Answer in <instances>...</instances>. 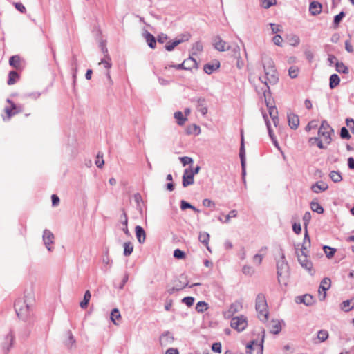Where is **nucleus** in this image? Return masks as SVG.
I'll return each instance as SVG.
<instances>
[{
    "mask_svg": "<svg viewBox=\"0 0 354 354\" xmlns=\"http://www.w3.org/2000/svg\"><path fill=\"white\" fill-rule=\"evenodd\" d=\"M203 50V45L201 42L197 41L194 44L192 47V53L196 54L198 52H201Z\"/></svg>",
    "mask_w": 354,
    "mask_h": 354,
    "instance_id": "57",
    "label": "nucleus"
},
{
    "mask_svg": "<svg viewBox=\"0 0 354 354\" xmlns=\"http://www.w3.org/2000/svg\"><path fill=\"white\" fill-rule=\"evenodd\" d=\"M272 41L275 45L278 46H281L283 39L279 35H276L275 36L273 37Z\"/></svg>",
    "mask_w": 354,
    "mask_h": 354,
    "instance_id": "62",
    "label": "nucleus"
},
{
    "mask_svg": "<svg viewBox=\"0 0 354 354\" xmlns=\"http://www.w3.org/2000/svg\"><path fill=\"white\" fill-rule=\"evenodd\" d=\"M255 308L258 313L259 319L262 322H266L268 318V310L266 297L264 295H257L256 298Z\"/></svg>",
    "mask_w": 354,
    "mask_h": 354,
    "instance_id": "3",
    "label": "nucleus"
},
{
    "mask_svg": "<svg viewBox=\"0 0 354 354\" xmlns=\"http://www.w3.org/2000/svg\"><path fill=\"white\" fill-rule=\"evenodd\" d=\"M288 125L292 129H297L299 124V119L297 115L290 113L287 115Z\"/></svg>",
    "mask_w": 354,
    "mask_h": 354,
    "instance_id": "20",
    "label": "nucleus"
},
{
    "mask_svg": "<svg viewBox=\"0 0 354 354\" xmlns=\"http://www.w3.org/2000/svg\"><path fill=\"white\" fill-rule=\"evenodd\" d=\"M30 300L26 297L19 298L15 302V309L17 316L21 319H26L30 314Z\"/></svg>",
    "mask_w": 354,
    "mask_h": 354,
    "instance_id": "2",
    "label": "nucleus"
},
{
    "mask_svg": "<svg viewBox=\"0 0 354 354\" xmlns=\"http://www.w3.org/2000/svg\"><path fill=\"white\" fill-rule=\"evenodd\" d=\"M323 249L326 254V256L329 259L332 258L336 252V250L335 248L327 245L324 246Z\"/></svg>",
    "mask_w": 354,
    "mask_h": 354,
    "instance_id": "48",
    "label": "nucleus"
},
{
    "mask_svg": "<svg viewBox=\"0 0 354 354\" xmlns=\"http://www.w3.org/2000/svg\"><path fill=\"white\" fill-rule=\"evenodd\" d=\"M186 131L187 134L198 135L201 133V129L196 124H192L187 128Z\"/></svg>",
    "mask_w": 354,
    "mask_h": 354,
    "instance_id": "44",
    "label": "nucleus"
},
{
    "mask_svg": "<svg viewBox=\"0 0 354 354\" xmlns=\"http://www.w3.org/2000/svg\"><path fill=\"white\" fill-rule=\"evenodd\" d=\"M67 335L68 337L64 342L66 347L69 350L75 348L76 347V340L74 336L73 335L71 331H68Z\"/></svg>",
    "mask_w": 354,
    "mask_h": 354,
    "instance_id": "25",
    "label": "nucleus"
},
{
    "mask_svg": "<svg viewBox=\"0 0 354 354\" xmlns=\"http://www.w3.org/2000/svg\"><path fill=\"white\" fill-rule=\"evenodd\" d=\"M242 272L245 275L252 276L254 274V269L250 266L245 265L242 268Z\"/></svg>",
    "mask_w": 354,
    "mask_h": 354,
    "instance_id": "50",
    "label": "nucleus"
},
{
    "mask_svg": "<svg viewBox=\"0 0 354 354\" xmlns=\"http://www.w3.org/2000/svg\"><path fill=\"white\" fill-rule=\"evenodd\" d=\"M179 160L183 166L193 163V159L188 156L180 157Z\"/></svg>",
    "mask_w": 354,
    "mask_h": 354,
    "instance_id": "58",
    "label": "nucleus"
},
{
    "mask_svg": "<svg viewBox=\"0 0 354 354\" xmlns=\"http://www.w3.org/2000/svg\"><path fill=\"white\" fill-rule=\"evenodd\" d=\"M120 221L121 223L123 225L124 227L122 228V231L127 236H131L129 230L128 229V218L127 214L124 209H122V213L120 215Z\"/></svg>",
    "mask_w": 354,
    "mask_h": 354,
    "instance_id": "27",
    "label": "nucleus"
},
{
    "mask_svg": "<svg viewBox=\"0 0 354 354\" xmlns=\"http://www.w3.org/2000/svg\"><path fill=\"white\" fill-rule=\"evenodd\" d=\"M220 67V62L218 60H214L212 63L206 64L204 66V71L207 74H212L214 71L218 69Z\"/></svg>",
    "mask_w": 354,
    "mask_h": 354,
    "instance_id": "22",
    "label": "nucleus"
},
{
    "mask_svg": "<svg viewBox=\"0 0 354 354\" xmlns=\"http://www.w3.org/2000/svg\"><path fill=\"white\" fill-rule=\"evenodd\" d=\"M208 308V304L205 301H198L196 305V310L198 313H203Z\"/></svg>",
    "mask_w": 354,
    "mask_h": 354,
    "instance_id": "43",
    "label": "nucleus"
},
{
    "mask_svg": "<svg viewBox=\"0 0 354 354\" xmlns=\"http://www.w3.org/2000/svg\"><path fill=\"white\" fill-rule=\"evenodd\" d=\"M123 247H124L123 254L125 257L130 256L132 254L133 251V244L130 241L125 242L123 244Z\"/></svg>",
    "mask_w": 354,
    "mask_h": 354,
    "instance_id": "37",
    "label": "nucleus"
},
{
    "mask_svg": "<svg viewBox=\"0 0 354 354\" xmlns=\"http://www.w3.org/2000/svg\"><path fill=\"white\" fill-rule=\"evenodd\" d=\"M180 44V41L175 39L172 42H169L165 45V49L168 51H171L174 49L176 46Z\"/></svg>",
    "mask_w": 354,
    "mask_h": 354,
    "instance_id": "54",
    "label": "nucleus"
},
{
    "mask_svg": "<svg viewBox=\"0 0 354 354\" xmlns=\"http://www.w3.org/2000/svg\"><path fill=\"white\" fill-rule=\"evenodd\" d=\"M296 254L297 256L298 261L301 266L308 270V272L313 275L315 271L313 270V263L308 259V254H300L298 252V248L295 245Z\"/></svg>",
    "mask_w": 354,
    "mask_h": 354,
    "instance_id": "8",
    "label": "nucleus"
},
{
    "mask_svg": "<svg viewBox=\"0 0 354 354\" xmlns=\"http://www.w3.org/2000/svg\"><path fill=\"white\" fill-rule=\"evenodd\" d=\"M136 236L138 241L140 243H144L146 239V233L143 227L140 225H136L135 227Z\"/></svg>",
    "mask_w": 354,
    "mask_h": 354,
    "instance_id": "26",
    "label": "nucleus"
},
{
    "mask_svg": "<svg viewBox=\"0 0 354 354\" xmlns=\"http://www.w3.org/2000/svg\"><path fill=\"white\" fill-rule=\"evenodd\" d=\"M328 332L326 330H320L317 332V339L319 342H325L328 338Z\"/></svg>",
    "mask_w": 354,
    "mask_h": 354,
    "instance_id": "45",
    "label": "nucleus"
},
{
    "mask_svg": "<svg viewBox=\"0 0 354 354\" xmlns=\"http://www.w3.org/2000/svg\"><path fill=\"white\" fill-rule=\"evenodd\" d=\"M182 302L187 305L188 307H190L194 304V298L192 297H185L182 299Z\"/></svg>",
    "mask_w": 354,
    "mask_h": 354,
    "instance_id": "60",
    "label": "nucleus"
},
{
    "mask_svg": "<svg viewBox=\"0 0 354 354\" xmlns=\"http://www.w3.org/2000/svg\"><path fill=\"white\" fill-rule=\"evenodd\" d=\"M194 176L189 172V168H187L184 170L182 179V185L184 187H187L189 185L194 184Z\"/></svg>",
    "mask_w": 354,
    "mask_h": 354,
    "instance_id": "17",
    "label": "nucleus"
},
{
    "mask_svg": "<svg viewBox=\"0 0 354 354\" xmlns=\"http://www.w3.org/2000/svg\"><path fill=\"white\" fill-rule=\"evenodd\" d=\"M91 295L89 290H86L84 295L83 301H82L80 304V306L82 308L84 309L87 307L88 302L91 299Z\"/></svg>",
    "mask_w": 354,
    "mask_h": 354,
    "instance_id": "38",
    "label": "nucleus"
},
{
    "mask_svg": "<svg viewBox=\"0 0 354 354\" xmlns=\"http://www.w3.org/2000/svg\"><path fill=\"white\" fill-rule=\"evenodd\" d=\"M330 279L329 278H324L322 280L319 288V297L321 301H324L326 297V290L330 287Z\"/></svg>",
    "mask_w": 354,
    "mask_h": 354,
    "instance_id": "13",
    "label": "nucleus"
},
{
    "mask_svg": "<svg viewBox=\"0 0 354 354\" xmlns=\"http://www.w3.org/2000/svg\"><path fill=\"white\" fill-rule=\"evenodd\" d=\"M14 340L15 335L12 330H10L4 338V342L3 343V349L6 350V351L8 352L12 347Z\"/></svg>",
    "mask_w": 354,
    "mask_h": 354,
    "instance_id": "18",
    "label": "nucleus"
},
{
    "mask_svg": "<svg viewBox=\"0 0 354 354\" xmlns=\"http://www.w3.org/2000/svg\"><path fill=\"white\" fill-rule=\"evenodd\" d=\"M322 6L317 1H312L309 5V12L313 16L319 14L322 12Z\"/></svg>",
    "mask_w": 354,
    "mask_h": 354,
    "instance_id": "24",
    "label": "nucleus"
},
{
    "mask_svg": "<svg viewBox=\"0 0 354 354\" xmlns=\"http://www.w3.org/2000/svg\"><path fill=\"white\" fill-rule=\"evenodd\" d=\"M104 64V67L106 68H110L112 66L111 62V57L109 55H106L105 58L102 59L101 62H100V64Z\"/></svg>",
    "mask_w": 354,
    "mask_h": 354,
    "instance_id": "55",
    "label": "nucleus"
},
{
    "mask_svg": "<svg viewBox=\"0 0 354 354\" xmlns=\"http://www.w3.org/2000/svg\"><path fill=\"white\" fill-rule=\"evenodd\" d=\"M19 78V76L18 73L15 71H11L8 74V80L7 83L8 85H13L16 83Z\"/></svg>",
    "mask_w": 354,
    "mask_h": 354,
    "instance_id": "36",
    "label": "nucleus"
},
{
    "mask_svg": "<svg viewBox=\"0 0 354 354\" xmlns=\"http://www.w3.org/2000/svg\"><path fill=\"white\" fill-rule=\"evenodd\" d=\"M239 157L241 159V167H244L245 165V151L244 147L243 137L241 138V147L239 151Z\"/></svg>",
    "mask_w": 354,
    "mask_h": 354,
    "instance_id": "32",
    "label": "nucleus"
},
{
    "mask_svg": "<svg viewBox=\"0 0 354 354\" xmlns=\"http://www.w3.org/2000/svg\"><path fill=\"white\" fill-rule=\"evenodd\" d=\"M263 118H264L266 124V127H267V129H268V131L269 136L271 138L272 141L273 142L274 145L276 147H278L279 145H278L277 140H276V138L274 137L273 131L271 129L270 123V121L268 119V116L266 114H263Z\"/></svg>",
    "mask_w": 354,
    "mask_h": 354,
    "instance_id": "28",
    "label": "nucleus"
},
{
    "mask_svg": "<svg viewBox=\"0 0 354 354\" xmlns=\"http://www.w3.org/2000/svg\"><path fill=\"white\" fill-rule=\"evenodd\" d=\"M262 65L264 69L266 77H259V80L265 84V82H267L268 84H275L278 82L277 73L275 69L274 62L272 59L266 55H262ZM265 85H263L264 86Z\"/></svg>",
    "mask_w": 354,
    "mask_h": 354,
    "instance_id": "1",
    "label": "nucleus"
},
{
    "mask_svg": "<svg viewBox=\"0 0 354 354\" xmlns=\"http://www.w3.org/2000/svg\"><path fill=\"white\" fill-rule=\"evenodd\" d=\"M310 208L312 211L318 214H322L324 212V208L317 201H312L310 203Z\"/></svg>",
    "mask_w": 354,
    "mask_h": 354,
    "instance_id": "41",
    "label": "nucleus"
},
{
    "mask_svg": "<svg viewBox=\"0 0 354 354\" xmlns=\"http://www.w3.org/2000/svg\"><path fill=\"white\" fill-rule=\"evenodd\" d=\"M263 335L259 342L257 340H252L250 343H248L246 346V353L248 354H252L253 351L256 349L260 354H263V342H264V333L265 331L263 330Z\"/></svg>",
    "mask_w": 354,
    "mask_h": 354,
    "instance_id": "9",
    "label": "nucleus"
},
{
    "mask_svg": "<svg viewBox=\"0 0 354 354\" xmlns=\"http://www.w3.org/2000/svg\"><path fill=\"white\" fill-rule=\"evenodd\" d=\"M336 71L339 73L348 74L349 73L348 68L342 62L335 63Z\"/></svg>",
    "mask_w": 354,
    "mask_h": 354,
    "instance_id": "35",
    "label": "nucleus"
},
{
    "mask_svg": "<svg viewBox=\"0 0 354 354\" xmlns=\"http://www.w3.org/2000/svg\"><path fill=\"white\" fill-rule=\"evenodd\" d=\"M9 64L14 67L16 69H18L21 67V59L19 56L13 55L9 59Z\"/></svg>",
    "mask_w": 354,
    "mask_h": 354,
    "instance_id": "34",
    "label": "nucleus"
},
{
    "mask_svg": "<svg viewBox=\"0 0 354 354\" xmlns=\"http://www.w3.org/2000/svg\"><path fill=\"white\" fill-rule=\"evenodd\" d=\"M277 4V0H261V6L265 8L268 9L272 6Z\"/></svg>",
    "mask_w": 354,
    "mask_h": 354,
    "instance_id": "49",
    "label": "nucleus"
},
{
    "mask_svg": "<svg viewBox=\"0 0 354 354\" xmlns=\"http://www.w3.org/2000/svg\"><path fill=\"white\" fill-rule=\"evenodd\" d=\"M174 118L177 120L178 125H183L187 120V118L183 116L181 111H177L174 113Z\"/></svg>",
    "mask_w": 354,
    "mask_h": 354,
    "instance_id": "46",
    "label": "nucleus"
},
{
    "mask_svg": "<svg viewBox=\"0 0 354 354\" xmlns=\"http://www.w3.org/2000/svg\"><path fill=\"white\" fill-rule=\"evenodd\" d=\"M104 164L103 160V155L100 153L97 155V160H95V165L97 167L102 168Z\"/></svg>",
    "mask_w": 354,
    "mask_h": 354,
    "instance_id": "59",
    "label": "nucleus"
},
{
    "mask_svg": "<svg viewBox=\"0 0 354 354\" xmlns=\"http://www.w3.org/2000/svg\"><path fill=\"white\" fill-rule=\"evenodd\" d=\"M281 330V322L279 321H272L270 332L273 334H278Z\"/></svg>",
    "mask_w": 354,
    "mask_h": 354,
    "instance_id": "42",
    "label": "nucleus"
},
{
    "mask_svg": "<svg viewBox=\"0 0 354 354\" xmlns=\"http://www.w3.org/2000/svg\"><path fill=\"white\" fill-rule=\"evenodd\" d=\"M43 241L46 249L51 252L53 250V247L51 246L54 243L55 236L49 230H44L43 232Z\"/></svg>",
    "mask_w": 354,
    "mask_h": 354,
    "instance_id": "12",
    "label": "nucleus"
},
{
    "mask_svg": "<svg viewBox=\"0 0 354 354\" xmlns=\"http://www.w3.org/2000/svg\"><path fill=\"white\" fill-rule=\"evenodd\" d=\"M231 318L230 326L232 328L236 330L238 332L243 331L246 328L248 321L245 316L240 315Z\"/></svg>",
    "mask_w": 354,
    "mask_h": 354,
    "instance_id": "7",
    "label": "nucleus"
},
{
    "mask_svg": "<svg viewBox=\"0 0 354 354\" xmlns=\"http://www.w3.org/2000/svg\"><path fill=\"white\" fill-rule=\"evenodd\" d=\"M119 318H120V311L118 309L114 308L111 313V319L115 324H117L115 321Z\"/></svg>",
    "mask_w": 354,
    "mask_h": 354,
    "instance_id": "51",
    "label": "nucleus"
},
{
    "mask_svg": "<svg viewBox=\"0 0 354 354\" xmlns=\"http://www.w3.org/2000/svg\"><path fill=\"white\" fill-rule=\"evenodd\" d=\"M329 177L334 183H339L342 180V175L339 171H332Z\"/></svg>",
    "mask_w": 354,
    "mask_h": 354,
    "instance_id": "40",
    "label": "nucleus"
},
{
    "mask_svg": "<svg viewBox=\"0 0 354 354\" xmlns=\"http://www.w3.org/2000/svg\"><path fill=\"white\" fill-rule=\"evenodd\" d=\"M198 240L201 243L204 244L207 249L210 251V248L208 246L209 241V234L205 232H201L198 236Z\"/></svg>",
    "mask_w": 354,
    "mask_h": 354,
    "instance_id": "30",
    "label": "nucleus"
},
{
    "mask_svg": "<svg viewBox=\"0 0 354 354\" xmlns=\"http://www.w3.org/2000/svg\"><path fill=\"white\" fill-rule=\"evenodd\" d=\"M145 38L147 42L148 46L151 48H155L156 45V40L155 37L152 34L146 32L145 34Z\"/></svg>",
    "mask_w": 354,
    "mask_h": 354,
    "instance_id": "31",
    "label": "nucleus"
},
{
    "mask_svg": "<svg viewBox=\"0 0 354 354\" xmlns=\"http://www.w3.org/2000/svg\"><path fill=\"white\" fill-rule=\"evenodd\" d=\"M242 308V302L236 300L230 304L229 308L226 311L223 313V317L225 319H230L235 313L241 311Z\"/></svg>",
    "mask_w": 354,
    "mask_h": 354,
    "instance_id": "10",
    "label": "nucleus"
},
{
    "mask_svg": "<svg viewBox=\"0 0 354 354\" xmlns=\"http://www.w3.org/2000/svg\"><path fill=\"white\" fill-rule=\"evenodd\" d=\"M340 137L342 138V139H350L351 138V135L348 131V129L343 127L341 128V130H340Z\"/></svg>",
    "mask_w": 354,
    "mask_h": 354,
    "instance_id": "56",
    "label": "nucleus"
},
{
    "mask_svg": "<svg viewBox=\"0 0 354 354\" xmlns=\"http://www.w3.org/2000/svg\"><path fill=\"white\" fill-rule=\"evenodd\" d=\"M346 124L351 132L354 134V120L352 118H347L346 120Z\"/></svg>",
    "mask_w": 354,
    "mask_h": 354,
    "instance_id": "64",
    "label": "nucleus"
},
{
    "mask_svg": "<svg viewBox=\"0 0 354 354\" xmlns=\"http://www.w3.org/2000/svg\"><path fill=\"white\" fill-rule=\"evenodd\" d=\"M174 340V337L169 331L165 332L160 337V344L162 346H167L171 345Z\"/></svg>",
    "mask_w": 354,
    "mask_h": 354,
    "instance_id": "19",
    "label": "nucleus"
},
{
    "mask_svg": "<svg viewBox=\"0 0 354 354\" xmlns=\"http://www.w3.org/2000/svg\"><path fill=\"white\" fill-rule=\"evenodd\" d=\"M7 102L10 104V107L5 108V112L7 114L8 119H10L12 116L23 111L24 107L22 105H17L10 99H7Z\"/></svg>",
    "mask_w": 354,
    "mask_h": 354,
    "instance_id": "11",
    "label": "nucleus"
},
{
    "mask_svg": "<svg viewBox=\"0 0 354 354\" xmlns=\"http://www.w3.org/2000/svg\"><path fill=\"white\" fill-rule=\"evenodd\" d=\"M310 246V237L308 234L307 230H306V233L304 235L303 243L301 245V254H308V248Z\"/></svg>",
    "mask_w": 354,
    "mask_h": 354,
    "instance_id": "23",
    "label": "nucleus"
},
{
    "mask_svg": "<svg viewBox=\"0 0 354 354\" xmlns=\"http://www.w3.org/2000/svg\"><path fill=\"white\" fill-rule=\"evenodd\" d=\"M259 93H262L264 97L266 106L268 109L269 114L271 118L278 117V111L275 106L272 105L270 100L268 99L267 95L270 94V87L268 86L267 82H265V86H263L260 91H257Z\"/></svg>",
    "mask_w": 354,
    "mask_h": 354,
    "instance_id": "4",
    "label": "nucleus"
},
{
    "mask_svg": "<svg viewBox=\"0 0 354 354\" xmlns=\"http://www.w3.org/2000/svg\"><path fill=\"white\" fill-rule=\"evenodd\" d=\"M281 259L277 262V274L278 281L281 282V277L286 275L288 272V264L285 258V254L282 249L280 250Z\"/></svg>",
    "mask_w": 354,
    "mask_h": 354,
    "instance_id": "5",
    "label": "nucleus"
},
{
    "mask_svg": "<svg viewBox=\"0 0 354 354\" xmlns=\"http://www.w3.org/2000/svg\"><path fill=\"white\" fill-rule=\"evenodd\" d=\"M213 44L214 48L221 52L228 50L230 48V46L228 45V44L223 40L220 36H216L214 37L213 40Z\"/></svg>",
    "mask_w": 354,
    "mask_h": 354,
    "instance_id": "16",
    "label": "nucleus"
},
{
    "mask_svg": "<svg viewBox=\"0 0 354 354\" xmlns=\"http://www.w3.org/2000/svg\"><path fill=\"white\" fill-rule=\"evenodd\" d=\"M290 44L293 46H297L300 43V39L297 35H290L288 37Z\"/></svg>",
    "mask_w": 354,
    "mask_h": 354,
    "instance_id": "47",
    "label": "nucleus"
},
{
    "mask_svg": "<svg viewBox=\"0 0 354 354\" xmlns=\"http://www.w3.org/2000/svg\"><path fill=\"white\" fill-rule=\"evenodd\" d=\"M340 82V79L339 76L337 74H333L330 77V88H334L335 86H337Z\"/></svg>",
    "mask_w": 354,
    "mask_h": 354,
    "instance_id": "39",
    "label": "nucleus"
},
{
    "mask_svg": "<svg viewBox=\"0 0 354 354\" xmlns=\"http://www.w3.org/2000/svg\"><path fill=\"white\" fill-rule=\"evenodd\" d=\"M198 102V111L205 115L207 113V108L205 105V100L203 97H200L197 100Z\"/></svg>",
    "mask_w": 354,
    "mask_h": 354,
    "instance_id": "33",
    "label": "nucleus"
},
{
    "mask_svg": "<svg viewBox=\"0 0 354 354\" xmlns=\"http://www.w3.org/2000/svg\"><path fill=\"white\" fill-rule=\"evenodd\" d=\"M185 256V254L183 251L180 249H176L174 252V257L176 259H183Z\"/></svg>",
    "mask_w": 354,
    "mask_h": 354,
    "instance_id": "61",
    "label": "nucleus"
},
{
    "mask_svg": "<svg viewBox=\"0 0 354 354\" xmlns=\"http://www.w3.org/2000/svg\"><path fill=\"white\" fill-rule=\"evenodd\" d=\"M333 133V128L329 125L326 120L322 121L320 127L319 128L318 134L323 138V140L326 144L331 142V133Z\"/></svg>",
    "mask_w": 354,
    "mask_h": 354,
    "instance_id": "6",
    "label": "nucleus"
},
{
    "mask_svg": "<svg viewBox=\"0 0 354 354\" xmlns=\"http://www.w3.org/2000/svg\"><path fill=\"white\" fill-rule=\"evenodd\" d=\"M203 205L207 207H215V203L210 199L205 198L203 201Z\"/></svg>",
    "mask_w": 354,
    "mask_h": 354,
    "instance_id": "63",
    "label": "nucleus"
},
{
    "mask_svg": "<svg viewBox=\"0 0 354 354\" xmlns=\"http://www.w3.org/2000/svg\"><path fill=\"white\" fill-rule=\"evenodd\" d=\"M295 301L298 304H304L306 306H310L315 304V300L311 295L305 294L304 295L297 296L295 299Z\"/></svg>",
    "mask_w": 354,
    "mask_h": 354,
    "instance_id": "14",
    "label": "nucleus"
},
{
    "mask_svg": "<svg viewBox=\"0 0 354 354\" xmlns=\"http://www.w3.org/2000/svg\"><path fill=\"white\" fill-rule=\"evenodd\" d=\"M201 286L200 283H193V284L189 286V281L186 280V281L183 283V285H175V286H174L173 288L168 289L167 291H168V293L169 295H171L175 291H179V290H183V288H185L186 287L192 288L194 286Z\"/></svg>",
    "mask_w": 354,
    "mask_h": 354,
    "instance_id": "21",
    "label": "nucleus"
},
{
    "mask_svg": "<svg viewBox=\"0 0 354 354\" xmlns=\"http://www.w3.org/2000/svg\"><path fill=\"white\" fill-rule=\"evenodd\" d=\"M171 66L174 67L177 69L190 70L192 68L197 67V62L194 58L189 57V58L185 59L182 64H180L178 65H174Z\"/></svg>",
    "mask_w": 354,
    "mask_h": 354,
    "instance_id": "15",
    "label": "nucleus"
},
{
    "mask_svg": "<svg viewBox=\"0 0 354 354\" xmlns=\"http://www.w3.org/2000/svg\"><path fill=\"white\" fill-rule=\"evenodd\" d=\"M344 16H345V12L343 11L340 12L338 15L335 16L334 20H333V24H335V26H337L339 24V23L341 22L342 19L344 17Z\"/></svg>",
    "mask_w": 354,
    "mask_h": 354,
    "instance_id": "53",
    "label": "nucleus"
},
{
    "mask_svg": "<svg viewBox=\"0 0 354 354\" xmlns=\"http://www.w3.org/2000/svg\"><path fill=\"white\" fill-rule=\"evenodd\" d=\"M328 188V185L323 181H318L315 184L313 185L311 187V189L315 193H319L322 191H326Z\"/></svg>",
    "mask_w": 354,
    "mask_h": 354,
    "instance_id": "29",
    "label": "nucleus"
},
{
    "mask_svg": "<svg viewBox=\"0 0 354 354\" xmlns=\"http://www.w3.org/2000/svg\"><path fill=\"white\" fill-rule=\"evenodd\" d=\"M299 68L297 66H291L288 69V75L289 76L294 79L298 76Z\"/></svg>",
    "mask_w": 354,
    "mask_h": 354,
    "instance_id": "52",
    "label": "nucleus"
}]
</instances>
